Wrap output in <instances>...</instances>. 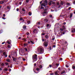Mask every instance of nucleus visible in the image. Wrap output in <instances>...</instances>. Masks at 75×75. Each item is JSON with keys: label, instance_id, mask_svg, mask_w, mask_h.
I'll return each instance as SVG.
<instances>
[{"label": "nucleus", "instance_id": "1", "mask_svg": "<svg viewBox=\"0 0 75 75\" xmlns=\"http://www.w3.org/2000/svg\"><path fill=\"white\" fill-rule=\"evenodd\" d=\"M32 59L33 61H36L37 60V55L36 54L33 55L32 56Z\"/></svg>", "mask_w": 75, "mask_h": 75}, {"label": "nucleus", "instance_id": "2", "mask_svg": "<svg viewBox=\"0 0 75 75\" xmlns=\"http://www.w3.org/2000/svg\"><path fill=\"white\" fill-rule=\"evenodd\" d=\"M48 42H49L48 40H47L46 42H45L43 44L44 46L45 47H47L48 46Z\"/></svg>", "mask_w": 75, "mask_h": 75}, {"label": "nucleus", "instance_id": "3", "mask_svg": "<svg viewBox=\"0 0 75 75\" xmlns=\"http://www.w3.org/2000/svg\"><path fill=\"white\" fill-rule=\"evenodd\" d=\"M39 52L40 54H42L43 53V49L41 48H39Z\"/></svg>", "mask_w": 75, "mask_h": 75}, {"label": "nucleus", "instance_id": "4", "mask_svg": "<svg viewBox=\"0 0 75 75\" xmlns=\"http://www.w3.org/2000/svg\"><path fill=\"white\" fill-rule=\"evenodd\" d=\"M42 1H44V0H43ZM43 2V6L44 7H45V5H47V3H48V2H47L46 0H45V1H44Z\"/></svg>", "mask_w": 75, "mask_h": 75}, {"label": "nucleus", "instance_id": "5", "mask_svg": "<svg viewBox=\"0 0 75 75\" xmlns=\"http://www.w3.org/2000/svg\"><path fill=\"white\" fill-rule=\"evenodd\" d=\"M59 34L60 35H62V34H65V32H62L61 31L59 33Z\"/></svg>", "mask_w": 75, "mask_h": 75}, {"label": "nucleus", "instance_id": "6", "mask_svg": "<svg viewBox=\"0 0 75 75\" xmlns=\"http://www.w3.org/2000/svg\"><path fill=\"white\" fill-rule=\"evenodd\" d=\"M13 55H14L15 57H17V52H15L13 54Z\"/></svg>", "mask_w": 75, "mask_h": 75}, {"label": "nucleus", "instance_id": "7", "mask_svg": "<svg viewBox=\"0 0 75 75\" xmlns=\"http://www.w3.org/2000/svg\"><path fill=\"white\" fill-rule=\"evenodd\" d=\"M45 23H47V22L48 21V20L47 19H45L44 20Z\"/></svg>", "mask_w": 75, "mask_h": 75}, {"label": "nucleus", "instance_id": "8", "mask_svg": "<svg viewBox=\"0 0 75 75\" xmlns=\"http://www.w3.org/2000/svg\"><path fill=\"white\" fill-rule=\"evenodd\" d=\"M36 24L38 26V25H40V22H37L36 23Z\"/></svg>", "mask_w": 75, "mask_h": 75}, {"label": "nucleus", "instance_id": "9", "mask_svg": "<svg viewBox=\"0 0 75 75\" xmlns=\"http://www.w3.org/2000/svg\"><path fill=\"white\" fill-rule=\"evenodd\" d=\"M37 29H35L33 31V32L34 33H37Z\"/></svg>", "mask_w": 75, "mask_h": 75}, {"label": "nucleus", "instance_id": "10", "mask_svg": "<svg viewBox=\"0 0 75 75\" xmlns=\"http://www.w3.org/2000/svg\"><path fill=\"white\" fill-rule=\"evenodd\" d=\"M4 3V0L3 1H1L0 2V4H3V3Z\"/></svg>", "mask_w": 75, "mask_h": 75}, {"label": "nucleus", "instance_id": "11", "mask_svg": "<svg viewBox=\"0 0 75 75\" xmlns=\"http://www.w3.org/2000/svg\"><path fill=\"white\" fill-rule=\"evenodd\" d=\"M6 61H7V62H10V59H6Z\"/></svg>", "mask_w": 75, "mask_h": 75}, {"label": "nucleus", "instance_id": "12", "mask_svg": "<svg viewBox=\"0 0 75 75\" xmlns=\"http://www.w3.org/2000/svg\"><path fill=\"white\" fill-rule=\"evenodd\" d=\"M64 73H65V70H63L62 71L61 73V74H64Z\"/></svg>", "mask_w": 75, "mask_h": 75}, {"label": "nucleus", "instance_id": "13", "mask_svg": "<svg viewBox=\"0 0 75 75\" xmlns=\"http://www.w3.org/2000/svg\"><path fill=\"white\" fill-rule=\"evenodd\" d=\"M49 16L50 17V18H53L54 17H52V15H49Z\"/></svg>", "mask_w": 75, "mask_h": 75}, {"label": "nucleus", "instance_id": "14", "mask_svg": "<svg viewBox=\"0 0 75 75\" xmlns=\"http://www.w3.org/2000/svg\"><path fill=\"white\" fill-rule=\"evenodd\" d=\"M45 38L46 39H48V38H49V37H48V36L47 35H46L45 36Z\"/></svg>", "mask_w": 75, "mask_h": 75}, {"label": "nucleus", "instance_id": "15", "mask_svg": "<svg viewBox=\"0 0 75 75\" xmlns=\"http://www.w3.org/2000/svg\"><path fill=\"white\" fill-rule=\"evenodd\" d=\"M50 25L48 24H47L46 25L47 27H50Z\"/></svg>", "mask_w": 75, "mask_h": 75}, {"label": "nucleus", "instance_id": "16", "mask_svg": "<svg viewBox=\"0 0 75 75\" xmlns=\"http://www.w3.org/2000/svg\"><path fill=\"white\" fill-rule=\"evenodd\" d=\"M12 58L13 59V61H16V58H14L13 57H12Z\"/></svg>", "mask_w": 75, "mask_h": 75}, {"label": "nucleus", "instance_id": "17", "mask_svg": "<svg viewBox=\"0 0 75 75\" xmlns=\"http://www.w3.org/2000/svg\"><path fill=\"white\" fill-rule=\"evenodd\" d=\"M55 74L56 75H59V74H58V72H57V71H56L55 72Z\"/></svg>", "mask_w": 75, "mask_h": 75}, {"label": "nucleus", "instance_id": "18", "mask_svg": "<svg viewBox=\"0 0 75 75\" xmlns=\"http://www.w3.org/2000/svg\"><path fill=\"white\" fill-rule=\"evenodd\" d=\"M23 29H25V30H26V26H23Z\"/></svg>", "mask_w": 75, "mask_h": 75}, {"label": "nucleus", "instance_id": "19", "mask_svg": "<svg viewBox=\"0 0 75 75\" xmlns=\"http://www.w3.org/2000/svg\"><path fill=\"white\" fill-rule=\"evenodd\" d=\"M7 9H8L9 10H10V9H11V8H10V7L9 6H8L7 7Z\"/></svg>", "mask_w": 75, "mask_h": 75}, {"label": "nucleus", "instance_id": "20", "mask_svg": "<svg viewBox=\"0 0 75 75\" xmlns=\"http://www.w3.org/2000/svg\"><path fill=\"white\" fill-rule=\"evenodd\" d=\"M62 28L63 30H66V28H65V26H63L62 27Z\"/></svg>", "mask_w": 75, "mask_h": 75}, {"label": "nucleus", "instance_id": "21", "mask_svg": "<svg viewBox=\"0 0 75 75\" xmlns=\"http://www.w3.org/2000/svg\"><path fill=\"white\" fill-rule=\"evenodd\" d=\"M28 45V44L27 43H24L23 45H24V47H26L27 45Z\"/></svg>", "mask_w": 75, "mask_h": 75}, {"label": "nucleus", "instance_id": "22", "mask_svg": "<svg viewBox=\"0 0 75 75\" xmlns=\"http://www.w3.org/2000/svg\"><path fill=\"white\" fill-rule=\"evenodd\" d=\"M30 42L31 44H34V42L31 40L30 41Z\"/></svg>", "mask_w": 75, "mask_h": 75}, {"label": "nucleus", "instance_id": "23", "mask_svg": "<svg viewBox=\"0 0 75 75\" xmlns=\"http://www.w3.org/2000/svg\"><path fill=\"white\" fill-rule=\"evenodd\" d=\"M72 13H71L70 14V18H72Z\"/></svg>", "mask_w": 75, "mask_h": 75}, {"label": "nucleus", "instance_id": "24", "mask_svg": "<svg viewBox=\"0 0 75 75\" xmlns=\"http://www.w3.org/2000/svg\"><path fill=\"white\" fill-rule=\"evenodd\" d=\"M60 4L62 5H63L64 4V2L62 1H61L60 2Z\"/></svg>", "mask_w": 75, "mask_h": 75}, {"label": "nucleus", "instance_id": "25", "mask_svg": "<svg viewBox=\"0 0 75 75\" xmlns=\"http://www.w3.org/2000/svg\"><path fill=\"white\" fill-rule=\"evenodd\" d=\"M66 4L68 6H70V3H69L67 2L66 3Z\"/></svg>", "mask_w": 75, "mask_h": 75}, {"label": "nucleus", "instance_id": "26", "mask_svg": "<svg viewBox=\"0 0 75 75\" xmlns=\"http://www.w3.org/2000/svg\"><path fill=\"white\" fill-rule=\"evenodd\" d=\"M32 14V13L31 12H29L28 15L29 16H31V15Z\"/></svg>", "mask_w": 75, "mask_h": 75}, {"label": "nucleus", "instance_id": "27", "mask_svg": "<svg viewBox=\"0 0 75 75\" xmlns=\"http://www.w3.org/2000/svg\"><path fill=\"white\" fill-rule=\"evenodd\" d=\"M75 29H74L73 30H72L71 31L72 33H75Z\"/></svg>", "mask_w": 75, "mask_h": 75}, {"label": "nucleus", "instance_id": "28", "mask_svg": "<svg viewBox=\"0 0 75 75\" xmlns=\"http://www.w3.org/2000/svg\"><path fill=\"white\" fill-rule=\"evenodd\" d=\"M3 55H6V53L5 52H4L3 53Z\"/></svg>", "mask_w": 75, "mask_h": 75}, {"label": "nucleus", "instance_id": "29", "mask_svg": "<svg viewBox=\"0 0 75 75\" xmlns=\"http://www.w3.org/2000/svg\"><path fill=\"white\" fill-rule=\"evenodd\" d=\"M39 67H40V69H41V68H42V66L41 65H40L39 66Z\"/></svg>", "mask_w": 75, "mask_h": 75}, {"label": "nucleus", "instance_id": "30", "mask_svg": "<svg viewBox=\"0 0 75 75\" xmlns=\"http://www.w3.org/2000/svg\"><path fill=\"white\" fill-rule=\"evenodd\" d=\"M60 31H64V29L61 28L60 30Z\"/></svg>", "mask_w": 75, "mask_h": 75}, {"label": "nucleus", "instance_id": "31", "mask_svg": "<svg viewBox=\"0 0 75 75\" xmlns=\"http://www.w3.org/2000/svg\"><path fill=\"white\" fill-rule=\"evenodd\" d=\"M3 30H0V34H1V33H3Z\"/></svg>", "mask_w": 75, "mask_h": 75}, {"label": "nucleus", "instance_id": "32", "mask_svg": "<svg viewBox=\"0 0 75 75\" xmlns=\"http://www.w3.org/2000/svg\"><path fill=\"white\" fill-rule=\"evenodd\" d=\"M27 23L28 24H30V21H27Z\"/></svg>", "mask_w": 75, "mask_h": 75}, {"label": "nucleus", "instance_id": "33", "mask_svg": "<svg viewBox=\"0 0 75 75\" xmlns=\"http://www.w3.org/2000/svg\"><path fill=\"white\" fill-rule=\"evenodd\" d=\"M55 65L57 66V67H58V66H59V64H58V63H56L55 64Z\"/></svg>", "mask_w": 75, "mask_h": 75}, {"label": "nucleus", "instance_id": "34", "mask_svg": "<svg viewBox=\"0 0 75 75\" xmlns=\"http://www.w3.org/2000/svg\"><path fill=\"white\" fill-rule=\"evenodd\" d=\"M4 71H8V69L7 68H5L4 69Z\"/></svg>", "mask_w": 75, "mask_h": 75}, {"label": "nucleus", "instance_id": "35", "mask_svg": "<svg viewBox=\"0 0 75 75\" xmlns=\"http://www.w3.org/2000/svg\"><path fill=\"white\" fill-rule=\"evenodd\" d=\"M40 8L41 9H43L44 10V8L42 6H41Z\"/></svg>", "mask_w": 75, "mask_h": 75}, {"label": "nucleus", "instance_id": "36", "mask_svg": "<svg viewBox=\"0 0 75 75\" xmlns=\"http://www.w3.org/2000/svg\"><path fill=\"white\" fill-rule=\"evenodd\" d=\"M7 42L8 44H10V41H7Z\"/></svg>", "mask_w": 75, "mask_h": 75}, {"label": "nucleus", "instance_id": "37", "mask_svg": "<svg viewBox=\"0 0 75 75\" xmlns=\"http://www.w3.org/2000/svg\"><path fill=\"white\" fill-rule=\"evenodd\" d=\"M36 70L38 71H40V69H39L38 68H36Z\"/></svg>", "mask_w": 75, "mask_h": 75}, {"label": "nucleus", "instance_id": "38", "mask_svg": "<svg viewBox=\"0 0 75 75\" xmlns=\"http://www.w3.org/2000/svg\"><path fill=\"white\" fill-rule=\"evenodd\" d=\"M22 11H25V10L24 9V8H22Z\"/></svg>", "mask_w": 75, "mask_h": 75}, {"label": "nucleus", "instance_id": "39", "mask_svg": "<svg viewBox=\"0 0 75 75\" xmlns=\"http://www.w3.org/2000/svg\"><path fill=\"white\" fill-rule=\"evenodd\" d=\"M4 63H2V64H1V66L2 67H3V66H4Z\"/></svg>", "mask_w": 75, "mask_h": 75}, {"label": "nucleus", "instance_id": "40", "mask_svg": "<svg viewBox=\"0 0 75 75\" xmlns=\"http://www.w3.org/2000/svg\"><path fill=\"white\" fill-rule=\"evenodd\" d=\"M55 40V38L52 37V40Z\"/></svg>", "mask_w": 75, "mask_h": 75}, {"label": "nucleus", "instance_id": "41", "mask_svg": "<svg viewBox=\"0 0 75 75\" xmlns=\"http://www.w3.org/2000/svg\"><path fill=\"white\" fill-rule=\"evenodd\" d=\"M8 48H11V46H10V45H8Z\"/></svg>", "mask_w": 75, "mask_h": 75}, {"label": "nucleus", "instance_id": "42", "mask_svg": "<svg viewBox=\"0 0 75 75\" xmlns=\"http://www.w3.org/2000/svg\"><path fill=\"white\" fill-rule=\"evenodd\" d=\"M72 68L73 69H75V66H74L72 67Z\"/></svg>", "mask_w": 75, "mask_h": 75}, {"label": "nucleus", "instance_id": "43", "mask_svg": "<svg viewBox=\"0 0 75 75\" xmlns=\"http://www.w3.org/2000/svg\"><path fill=\"white\" fill-rule=\"evenodd\" d=\"M41 35H45V33H42Z\"/></svg>", "mask_w": 75, "mask_h": 75}, {"label": "nucleus", "instance_id": "44", "mask_svg": "<svg viewBox=\"0 0 75 75\" xmlns=\"http://www.w3.org/2000/svg\"><path fill=\"white\" fill-rule=\"evenodd\" d=\"M42 14L43 16H45V14L44 13H43V12L42 13Z\"/></svg>", "mask_w": 75, "mask_h": 75}, {"label": "nucleus", "instance_id": "45", "mask_svg": "<svg viewBox=\"0 0 75 75\" xmlns=\"http://www.w3.org/2000/svg\"><path fill=\"white\" fill-rule=\"evenodd\" d=\"M22 40H23V41H26V39L25 38H23L22 39Z\"/></svg>", "mask_w": 75, "mask_h": 75}, {"label": "nucleus", "instance_id": "46", "mask_svg": "<svg viewBox=\"0 0 75 75\" xmlns=\"http://www.w3.org/2000/svg\"><path fill=\"white\" fill-rule=\"evenodd\" d=\"M23 20V18H20V20H21V21H22Z\"/></svg>", "mask_w": 75, "mask_h": 75}, {"label": "nucleus", "instance_id": "47", "mask_svg": "<svg viewBox=\"0 0 75 75\" xmlns=\"http://www.w3.org/2000/svg\"><path fill=\"white\" fill-rule=\"evenodd\" d=\"M25 50L26 51H28V50L27 49V48H25Z\"/></svg>", "mask_w": 75, "mask_h": 75}, {"label": "nucleus", "instance_id": "48", "mask_svg": "<svg viewBox=\"0 0 75 75\" xmlns=\"http://www.w3.org/2000/svg\"><path fill=\"white\" fill-rule=\"evenodd\" d=\"M26 3H28L29 2V0H26Z\"/></svg>", "mask_w": 75, "mask_h": 75}, {"label": "nucleus", "instance_id": "49", "mask_svg": "<svg viewBox=\"0 0 75 75\" xmlns=\"http://www.w3.org/2000/svg\"><path fill=\"white\" fill-rule=\"evenodd\" d=\"M16 11H19V8H17L16 9Z\"/></svg>", "mask_w": 75, "mask_h": 75}, {"label": "nucleus", "instance_id": "50", "mask_svg": "<svg viewBox=\"0 0 75 75\" xmlns=\"http://www.w3.org/2000/svg\"><path fill=\"white\" fill-rule=\"evenodd\" d=\"M22 59H23V61H25V60H26L25 59H24V58H23Z\"/></svg>", "mask_w": 75, "mask_h": 75}, {"label": "nucleus", "instance_id": "51", "mask_svg": "<svg viewBox=\"0 0 75 75\" xmlns=\"http://www.w3.org/2000/svg\"><path fill=\"white\" fill-rule=\"evenodd\" d=\"M49 6H51V3L49 2Z\"/></svg>", "mask_w": 75, "mask_h": 75}, {"label": "nucleus", "instance_id": "52", "mask_svg": "<svg viewBox=\"0 0 75 75\" xmlns=\"http://www.w3.org/2000/svg\"><path fill=\"white\" fill-rule=\"evenodd\" d=\"M43 14H44V13L45 14H46L47 13V12L46 11H44V12H43Z\"/></svg>", "mask_w": 75, "mask_h": 75}, {"label": "nucleus", "instance_id": "53", "mask_svg": "<svg viewBox=\"0 0 75 75\" xmlns=\"http://www.w3.org/2000/svg\"><path fill=\"white\" fill-rule=\"evenodd\" d=\"M21 3H22V2L21 1H20L19 2V4H20V5L21 4Z\"/></svg>", "mask_w": 75, "mask_h": 75}, {"label": "nucleus", "instance_id": "54", "mask_svg": "<svg viewBox=\"0 0 75 75\" xmlns=\"http://www.w3.org/2000/svg\"><path fill=\"white\" fill-rule=\"evenodd\" d=\"M42 42H44V41H45V40H44V39H42Z\"/></svg>", "mask_w": 75, "mask_h": 75}, {"label": "nucleus", "instance_id": "55", "mask_svg": "<svg viewBox=\"0 0 75 75\" xmlns=\"http://www.w3.org/2000/svg\"><path fill=\"white\" fill-rule=\"evenodd\" d=\"M49 50H51V46H50L49 47Z\"/></svg>", "mask_w": 75, "mask_h": 75}, {"label": "nucleus", "instance_id": "56", "mask_svg": "<svg viewBox=\"0 0 75 75\" xmlns=\"http://www.w3.org/2000/svg\"><path fill=\"white\" fill-rule=\"evenodd\" d=\"M4 57H5L6 58L7 57V55L6 54L5 55Z\"/></svg>", "mask_w": 75, "mask_h": 75}, {"label": "nucleus", "instance_id": "57", "mask_svg": "<svg viewBox=\"0 0 75 75\" xmlns=\"http://www.w3.org/2000/svg\"><path fill=\"white\" fill-rule=\"evenodd\" d=\"M2 19H3V20H5L6 19V18L4 17H2Z\"/></svg>", "mask_w": 75, "mask_h": 75}, {"label": "nucleus", "instance_id": "58", "mask_svg": "<svg viewBox=\"0 0 75 75\" xmlns=\"http://www.w3.org/2000/svg\"><path fill=\"white\" fill-rule=\"evenodd\" d=\"M3 17H5V16H6V14H4L3 15Z\"/></svg>", "mask_w": 75, "mask_h": 75}, {"label": "nucleus", "instance_id": "59", "mask_svg": "<svg viewBox=\"0 0 75 75\" xmlns=\"http://www.w3.org/2000/svg\"><path fill=\"white\" fill-rule=\"evenodd\" d=\"M66 67H67V68H68V67H69V66H68V65H66Z\"/></svg>", "mask_w": 75, "mask_h": 75}, {"label": "nucleus", "instance_id": "60", "mask_svg": "<svg viewBox=\"0 0 75 75\" xmlns=\"http://www.w3.org/2000/svg\"><path fill=\"white\" fill-rule=\"evenodd\" d=\"M71 7H70L69 8V10H70L71 9Z\"/></svg>", "mask_w": 75, "mask_h": 75}, {"label": "nucleus", "instance_id": "61", "mask_svg": "<svg viewBox=\"0 0 75 75\" xmlns=\"http://www.w3.org/2000/svg\"><path fill=\"white\" fill-rule=\"evenodd\" d=\"M3 52V51L1 50H0V53H1V52Z\"/></svg>", "mask_w": 75, "mask_h": 75}, {"label": "nucleus", "instance_id": "62", "mask_svg": "<svg viewBox=\"0 0 75 75\" xmlns=\"http://www.w3.org/2000/svg\"><path fill=\"white\" fill-rule=\"evenodd\" d=\"M5 64L6 65H7L8 64V63H5Z\"/></svg>", "mask_w": 75, "mask_h": 75}, {"label": "nucleus", "instance_id": "63", "mask_svg": "<svg viewBox=\"0 0 75 75\" xmlns=\"http://www.w3.org/2000/svg\"><path fill=\"white\" fill-rule=\"evenodd\" d=\"M50 75H54V74L53 73H51L50 74Z\"/></svg>", "mask_w": 75, "mask_h": 75}, {"label": "nucleus", "instance_id": "64", "mask_svg": "<svg viewBox=\"0 0 75 75\" xmlns=\"http://www.w3.org/2000/svg\"><path fill=\"white\" fill-rule=\"evenodd\" d=\"M60 61H62V58H60Z\"/></svg>", "mask_w": 75, "mask_h": 75}]
</instances>
